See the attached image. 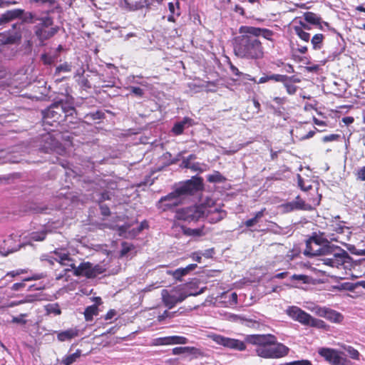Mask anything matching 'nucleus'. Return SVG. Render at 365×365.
Masks as SVG:
<instances>
[{
  "label": "nucleus",
  "mask_w": 365,
  "mask_h": 365,
  "mask_svg": "<svg viewBox=\"0 0 365 365\" xmlns=\"http://www.w3.org/2000/svg\"><path fill=\"white\" fill-rule=\"evenodd\" d=\"M56 57L54 56H51L48 53H43L41 56V60L43 63L44 65H51L56 61Z\"/></svg>",
  "instance_id": "nucleus-43"
},
{
  "label": "nucleus",
  "mask_w": 365,
  "mask_h": 365,
  "mask_svg": "<svg viewBox=\"0 0 365 365\" xmlns=\"http://www.w3.org/2000/svg\"><path fill=\"white\" fill-rule=\"evenodd\" d=\"M176 193L180 196L192 195L204 189L203 179L202 177L193 176L191 179L185 180L176 188Z\"/></svg>",
  "instance_id": "nucleus-8"
},
{
  "label": "nucleus",
  "mask_w": 365,
  "mask_h": 365,
  "mask_svg": "<svg viewBox=\"0 0 365 365\" xmlns=\"http://www.w3.org/2000/svg\"><path fill=\"white\" fill-rule=\"evenodd\" d=\"M188 342V339L183 336H168L159 337L155 339L154 345H172V344H185Z\"/></svg>",
  "instance_id": "nucleus-16"
},
{
  "label": "nucleus",
  "mask_w": 365,
  "mask_h": 365,
  "mask_svg": "<svg viewBox=\"0 0 365 365\" xmlns=\"http://www.w3.org/2000/svg\"><path fill=\"white\" fill-rule=\"evenodd\" d=\"M122 249L120 250V256L123 257L126 255L133 248V246L131 245H129L126 242H123L121 243Z\"/></svg>",
  "instance_id": "nucleus-47"
},
{
  "label": "nucleus",
  "mask_w": 365,
  "mask_h": 365,
  "mask_svg": "<svg viewBox=\"0 0 365 365\" xmlns=\"http://www.w3.org/2000/svg\"><path fill=\"white\" fill-rule=\"evenodd\" d=\"M273 101L278 106H282L287 101V98L286 97H274Z\"/></svg>",
  "instance_id": "nucleus-55"
},
{
  "label": "nucleus",
  "mask_w": 365,
  "mask_h": 365,
  "mask_svg": "<svg viewBox=\"0 0 365 365\" xmlns=\"http://www.w3.org/2000/svg\"><path fill=\"white\" fill-rule=\"evenodd\" d=\"M344 349L348 353L350 358L354 360H359L360 353L357 349L351 346H344Z\"/></svg>",
  "instance_id": "nucleus-36"
},
{
  "label": "nucleus",
  "mask_w": 365,
  "mask_h": 365,
  "mask_svg": "<svg viewBox=\"0 0 365 365\" xmlns=\"http://www.w3.org/2000/svg\"><path fill=\"white\" fill-rule=\"evenodd\" d=\"M43 139L44 141L43 148L46 152H48V150H56L57 148H59L61 145L60 140H65L71 143L69 135H66V137L64 138V135L60 133H56L55 135L48 133L43 137Z\"/></svg>",
  "instance_id": "nucleus-12"
},
{
  "label": "nucleus",
  "mask_w": 365,
  "mask_h": 365,
  "mask_svg": "<svg viewBox=\"0 0 365 365\" xmlns=\"http://www.w3.org/2000/svg\"><path fill=\"white\" fill-rule=\"evenodd\" d=\"M86 118H89L93 120H101L105 118V113L101 110H96V112L89 113L86 115Z\"/></svg>",
  "instance_id": "nucleus-42"
},
{
  "label": "nucleus",
  "mask_w": 365,
  "mask_h": 365,
  "mask_svg": "<svg viewBox=\"0 0 365 365\" xmlns=\"http://www.w3.org/2000/svg\"><path fill=\"white\" fill-rule=\"evenodd\" d=\"M53 253L57 257L55 260L61 266L70 267V264L73 263V259L70 257L68 252H64L61 249H56Z\"/></svg>",
  "instance_id": "nucleus-21"
},
{
  "label": "nucleus",
  "mask_w": 365,
  "mask_h": 365,
  "mask_svg": "<svg viewBox=\"0 0 365 365\" xmlns=\"http://www.w3.org/2000/svg\"><path fill=\"white\" fill-rule=\"evenodd\" d=\"M78 334V330L75 329H69L58 333L57 339L60 341H65L72 339L73 338L77 336Z\"/></svg>",
  "instance_id": "nucleus-26"
},
{
  "label": "nucleus",
  "mask_w": 365,
  "mask_h": 365,
  "mask_svg": "<svg viewBox=\"0 0 365 365\" xmlns=\"http://www.w3.org/2000/svg\"><path fill=\"white\" fill-rule=\"evenodd\" d=\"M339 137L340 136L338 134H330L328 135H325L323 138V141L324 142H330V141L337 140L339 138Z\"/></svg>",
  "instance_id": "nucleus-52"
},
{
  "label": "nucleus",
  "mask_w": 365,
  "mask_h": 365,
  "mask_svg": "<svg viewBox=\"0 0 365 365\" xmlns=\"http://www.w3.org/2000/svg\"><path fill=\"white\" fill-rule=\"evenodd\" d=\"M46 310L47 314H54V315H60L61 314V310L59 308L58 304H48L46 307Z\"/></svg>",
  "instance_id": "nucleus-39"
},
{
  "label": "nucleus",
  "mask_w": 365,
  "mask_h": 365,
  "mask_svg": "<svg viewBox=\"0 0 365 365\" xmlns=\"http://www.w3.org/2000/svg\"><path fill=\"white\" fill-rule=\"evenodd\" d=\"M116 314V312L115 310L114 309H110L109 310L106 316H105V319L106 320H108V319H111Z\"/></svg>",
  "instance_id": "nucleus-61"
},
{
  "label": "nucleus",
  "mask_w": 365,
  "mask_h": 365,
  "mask_svg": "<svg viewBox=\"0 0 365 365\" xmlns=\"http://www.w3.org/2000/svg\"><path fill=\"white\" fill-rule=\"evenodd\" d=\"M47 231L33 232L30 234V240L35 242H41L46 239Z\"/></svg>",
  "instance_id": "nucleus-34"
},
{
  "label": "nucleus",
  "mask_w": 365,
  "mask_h": 365,
  "mask_svg": "<svg viewBox=\"0 0 365 365\" xmlns=\"http://www.w3.org/2000/svg\"><path fill=\"white\" fill-rule=\"evenodd\" d=\"M71 71V65L68 62H64L56 68L55 74H60L61 72H70Z\"/></svg>",
  "instance_id": "nucleus-40"
},
{
  "label": "nucleus",
  "mask_w": 365,
  "mask_h": 365,
  "mask_svg": "<svg viewBox=\"0 0 365 365\" xmlns=\"http://www.w3.org/2000/svg\"><path fill=\"white\" fill-rule=\"evenodd\" d=\"M253 103V106L255 108V110L253 111L254 114H258L261 110V105L259 101L256 98H253L252 100Z\"/></svg>",
  "instance_id": "nucleus-51"
},
{
  "label": "nucleus",
  "mask_w": 365,
  "mask_h": 365,
  "mask_svg": "<svg viewBox=\"0 0 365 365\" xmlns=\"http://www.w3.org/2000/svg\"><path fill=\"white\" fill-rule=\"evenodd\" d=\"M31 280V278H26L21 282L14 283L11 289L13 291H20L26 287V282Z\"/></svg>",
  "instance_id": "nucleus-44"
},
{
  "label": "nucleus",
  "mask_w": 365,
  "mask_h": 365,
  "mask_svg": "<svg viewBox=\"0 0 365 365\" xmlns=\"http://www.w3.org/2000/svg\"><path fill=\"white\" fill-rule=\"evenodd\" d=\"M70 267L73 269L74 276L85 277L87 279H94L104 272L101 266L93 265L90 262H81L78 267L74 263H71Z\"/></svg>",
  "instance_id": "nucleus-7"
},
{
  "label": "nucleus",
  "mask_w": 365,
  "mask_h": 365,
  "mask_svg": "<svg viewBox=\"0 0 365 365\" xmlns=\"http://www.w3.org/2000/svg\"><path fill=\"white\" fill-rule=\"evenodd\" d=\"M22 22H16L11 26V29L5 31L7 43H11V44L19 43L22 38Z\"/></svg>",
  "instance_id": "nucleus-15"
},
{
  "label": "nucleus",
  "mask_w": 365,
  "mask_h": 365,
  "mask_svg": "<svg viewBox=\"0 0 365 365\" xmlns=\"http://www.w3.org/2000/svg\"><path fill=\"white\" fill-rule=\"evenodd\" d=\"M206 213L209 217V222L212 224L221 221L227 215L225 210L217 208H215L213 210H208L207 209Z\"/></svg>",
  "instance_id": "nucleus-22"
},
{
  "label": "nucleus",
  "mask_w": 365,
  "mask_h": 365,
  "mask_svg": "<svg viewBox=\"0 0 365 365\" xmlns=\"http://www.w3.org/2000/svg\"><path fill=\"white\" fill-rule=\"evenodd\" d=\"M190 120L189 118H185L182 121L176 123L172 128L173 133L176 135H181L184 131L185 124Z\"/></svg>",
  "instance_id": "nucleus-31"
},
{
  "label": "nucleus",
  "mask_w": 365,
  "mask_h": 365,
  "mask_svg": "<svg viewBox=\"0 0 365 365\" xmlns=\"http://www.w3.org/2000/svg\"><path fill=\"white\" fill-rule=\"evenodd\" d=\"M20 19H22V24L24 22L26 23H36L37 21L39 22L41 17L37 16L36 14H32L31 12H26L25 13L24 11L23 15L20 17Z\"/></svg>",
  "instance_id": "nucleus-32"
},
{
  "label": "nucleus",
  "mask_w": 365,
  "mask_h": 365,
  "mask_svg": "<svg viewBox=\"0 0 365 365\" xmlns=\"http://www.w3.org/2000/svg\"><path fill=\"white\" fill-rule=\"evenodd\" d=\"M26 316V314H21L19 317H14L12 319V322L16 323V324H26V320L24 319Z\"/></svg>",
  "instance_id": "nucleus-50"
},
{
  "label": "nucleus",
  "mask_w": 365,
  "mask_h": 365,
  "mask_svg": "<svg viewBox=\"0 0 365 365\" xmlns=\"http://www.w3.org/2000/svg\"><path fill=\"white\" fill-rule=\"evenodd\" d=\"M152 4V0H125V5L130 10H138L148 7Z\"/></svg>",
  "instance_id": "nucleus-24"
},
{
  "label": "nucleus",
  "mask_w": 365,
  "mask_h": 365,
  "mask_svg": "<svg viewBox=\"0 0 365 365\" xmlns=\"http://www.w3.org/2000/svg\"><path fill=\"white\" fill-rule=\"evenodd\" d=\"M297 51L301 54H304L307 52L308 48L307 46L298 45L297 48Z\"/></svg>",
  "instance_id": "nucleus-63"
},
{
  "label": "nucleus",
  "mask_w": 365,
  "mask_h": 365,
  "mask_svg": "<svg viewBox=\"0 0 365 365\" xmlns=\"http://www.w3.org/2000/svg\"><path fill=\"white\" fill-rule=\"evenodd\" d=\"M77 113L75 107L69 103H68L66 112L63 115V123L66 126H69L70 125H73L78 123Z\"/></svg>",
  "instance_id": "nucleus-19"
},
{
  "label": "nucleus",
  "mask_w": 365,
  "mask_h": 365,
  "mask_svg": "<svg viewBox=\"0 0 365 365\" xmlns=\"http://www.w3.org/2000/svg\"><path fill=\"white\" fill-rule=\"evenodd\" d=\"M286 314L293 320L306 325L311 319V315L296 306H290L286 309Z\"/></svg>",
  "instance_id": "nucleus-14"
},
{
  "label": "nucleus",
  "mask_w": 365,
  "mask_h": 365,
  "mask_svg": "<svg viewBox=\"0 0 365 365\" xmlns=\"http://www.w3.org/2000/svg\"><path fill=\"white\" fill-rule=\"evenodd\" d=\"M23 14L24 10L21 9L8 10L1 15L0 25L10 22L16 19H19L23 15Z\"/></svg>",
  "instance_id": "nucleus-20"
},
{
  "label": "nucleus",
  "mask_w": 365,
  "mask_h": 365,
  "mask_svg": "<svg viewBox=\"0 0 365 365\" xmlns=\"http://www.w3.org/2000/svg\"><path fill=\"white\" fill-rule=\"evenodd\" d=\"M319 354L331 365H353L344 352L331 348H321Z\"/></svg>",
  "instance_id": "nucleus-9"
},
{
  "label": "nucleus",
  "mask_w": 365,
  "mask_h": 365,
  "mask_svg": "<svg viewBox=\"0 0 365 365\" xmlns=\"http://www.w3.org/2000/svg\"><path fill=\"white\" fill-rule=\"evenodd\" d=\"M172 353L174 355H180L182 354H187L192 356L194 359L198 357H203L205 356L203 351L194 346H178L175 347L172 350Z\"/></svg>",
  "instance_id": "nucleus-18"
},
{
  "label": "nucleus",
  "mask_w": 365,
  "mask_h": 365,
  "mask_svg": "<svg viewBox=\"0 0 365 365\" xmlns=\"http://www.w3.org/2000/svg\"><path fill=\"white\" fill-rule=\"evenodd\" d=\"M207 180L210 182H222L225 180V178L219 171H214L212 175H207Z\"/></svg>",
  "instance_id": "nucleus-33"
},
{
  "label": "nucleus",
  "mask_w": 365,
  "mask_h": 365,
  "mask_svg": "<svg viewBox=\"0 0 365 365\" xmlns=\"http://www.w3.org/2000/svg\"><path fill=\"white\" fill-rule=\"evenodd\" d=\"M269 81H274L275 82H285L288 79H290L291 78L287 76V75H282V74H271L269 75Z\"/></svg>",
  "instance_id": "nucleus-41"
},
{
  "label": "nucleus",
  "mask_w": 365,
  "mask_h": 365,
  "mask_svg": "<svg viewBox=\"0 0 365 365\" xmlns=\"http://www.w3.org/2000/svg\"><path fill=\"white\" fill-rule=\"evenodd\" d=\"M100 209L102 215L106 217L110 215V208L107 205H101Z\"/></svg>",
  "instance_id": "nucleus-54"
},
{
  "label": "nucleus",
  "mask_w": 365,
  "mask_h": 365,
  "mask_svg": "<svg viewBox=\"0 0 365 365\" xmlns=\"http://www.w3.org/2000/svg\"><path fill=\"white\" fill-rule=\"evenodd\" d=\"M202 292L203 289H201L199 292H190L186 290L185 285H178L170 289H163L161 297L164 305L170 309L177 304L183 302L187 297L197 296Z\"/></svg>",
  "instance_id": "nucleus-4"
},
{
  "label": "nucleus",
  "mask_w": 365,
  "mask_h": 365,
  "mask_svg": "<svg viewBox=\"0 0 365 365\" xmlns=\"http://www.w3.org/2000/svg\"><path fill=\"white\" fill-rule=\"evenodd\" d=\"M303 16L306 22L317 26L319 29L322 30V18L320 16L312 11L304 13Z\"/></svg>",
  "instance_id": "nucleus-25"
},
{
  "label": "nucleus",
  "mask_w": 365,
  "mask_h": 365,
  "mask_svg": "<svg viewBox=\"0 0 365 365\" xmlns=\"http://www.w3.org/2000/svg\"><path fill=\"white\" fill-rule=\"evenodd\" d=\"M230 70L232 72L233 74L240 76L242 75V73L239 71V69L235 66L234 65L231 64L230 66Z\"/></svg>",
  "instance_id": "nucleus-64"
},
{
  "label": "nucleus",
  "mask_w": 365,
  "mask_h": 365,
  "mask_svg": "<svg viewBox=\"0 0 365 365\" xmlns=\"http://www.w3.org/2000/svg\"><path fill=\"white\" fill-rule=\"evenodd\" d=\"M84 317L86 322L92 321L94 316L98 314V307L96 304L87 307L84 311Z\"/></svg>",
  "instance_id": "nucleus-29"
},
{
  "label": "nucleus",
  "mask_w": 365,
  "mask_h": 365,
  "mask_svg": "<svg viewBox=\"0 0 365 365\" xmlns=\"http://www.w3.org/2000/svg\"><path fill=\"white\" fill-rule=\"evenodd\" d=\"M298 179V186L301 188L302 190L307 191L312 188V185H306L304 181V179L302 178L300 175H297Z\"/></svg>",
  "instance_id": "nucleus-48"
},
{
  "label": "nucleus",
  "mask_w": 365,
  "mask_h": 365,
  "mask_svg": "<svg viewBox=\"0 0 365 365\" xmlns=\"http://www.w3.org/2000/svg\"><path fill=\"white\" fill-rule=\"evenodd\" d=\"M67 102L59 101L51 104L43 112V122L45 124L53 125L54 123L61 124L63 122V115L66 112Z\"/></svg>",
  "instance_id": "nucleus-6"
},
{
  "label": "nucleus",
  "mask_w": 365,
  "mask_h": 365,
  "mask_svg": "<svg viewBox=\"0 0 365 365\" xmlns=\"http://www.w3.org/2000/svg\"><path fill=\"white\" fill-rule=\"evenodd\" d=\"M207 207L204 205L182 208L177 212V218L185 221H197L205 217Z\"/></svg>",
  "instance_id": "nucleus-10"
},
{
  "label": "nucleus",
  "mask_w": 365,
  "mask_h": 365,
  "mask_svg": "<svg viewBox=\"0 0 365 365\" xmlns=\"http://www.w3.org/2000/svg\"><path fill=\"white\" fill-rule=\"evenodd\" d=\"M294 31L297 36L302 41L306 43H308L310 40V34L306 31H302V29L298 28L297 26H294Z\"/></svg>",
  "instance_id": "nucleus-35"
},
{
  "label": "nucleus",
  "mask_w": 365,
  "mask_h": 365,
  "mask_svg": "<svg viewBox=\"0 0 365 365\" xmlns=\"http://www.w3.org/2000/svg\"><path fill=\"white\" fill-rule=\"evenodd\" d=\"M196 264H190L185 267H182V269L184 270L185 273L188 274L190 272L193 271L197 267Z\"/></svg>",
  "instance_id": "nucleus-57"
},
{
  "label": "nucleus",
  "mask_w": 365,
  "mask_h": 365,
  "mask_svg": "<svg viewBox=\"0 0 365 365\" xmlns=\"http://www.w3.org/2000/svg\"><path fill=\"white\" fill-rule=\"evenodd\" d=\"M306 325L317 328H324L326 327V324L323 320L314 318L312 316L311 319H309V322L306 324Z\"/></svg>",
  "instance_id": "nucleus-38"
},
{
  "label": "nucleus",
  "mask_w": 365,
  "mask_h": 365,
  "mask_svg": "<svg viewBox=\"0 0 365 365\" xmlns=\"http://www.w3.org/2000/svg\"><path fill=\"white\" fill-rule=\"evenodd\" d=\"M53 25V19L46 15L41 17L39 22L34 26L35 35L41 43L51 38L58 32V27Z\"/></svg>",
  "instance_id": "nucleus-5"
},
{
  "label": "nucleus",
  "mask_w": 365,
  "mask_h": 365,
  "mask_svg": "<svg viewBox=\"0 0 365 365\" xmlns=\"http://www.w3.org/2000/svg\"><path fill=\"white\" fill-rule=\"evenodd\" d=\"M268 81H269V75H264L263 76L260 77L258 81H257L256 83L262 84Z\"/></svg>",
  "instance_id": "nucleus-62"
},
{
  "label": "nucleus",
  "mask_w": 365,
  "mask_h": 365,
  "mask_svg": "<svg viewBox=\"0 0 365 365\" xmlns=\"http://www.w3.org/2000/svg\"><path fill=\"white\" fill-rule=\"evenodd\" d=\"M356 179L359 181H365V166L359 168L355 173Z\"/></svg>",
  "instance_id": "nucleus-46"
},
{
  "label": "nucleus",
  "mask_w": 365,
  "mask_h": 365,
  "mask_svg": "<svg viewBox=\"0 0 365 365\" xmlns=\"http://www.w3.org/2000/svg\"><path fill=\"white\" fill-rule=\"evenodd\" d=\"M292 279L294 280L302 281L304 283L307 282V276L304 274H294L292 276Z\"/></svg>",
  "instance_id": "nucleus-56"
},
{
  "label": "nucleus",
  "mask_w": 365,
  "mask_h": 365,
  "mask_svg": "<svg viewBox=\"0 0 365 365\" xmlns=\"http://www.w3.org/2000/svg\"><path fill=\"white\" fill-rule=\"evenodd\" d=\"M266 212V208L263 207L259 211L256 212L254 214L253 217L247 220L243 224L244 225L249 228L250 230L254 231L252 228L256 226L261 220V219L264 216Z\"/></svg>",
  "instance_id": "nucleus-23"
},
{
  "label": "nucleus",
  "mask_w": 365,
  "mask_h": 365,
  "mask_svg": "<svg viewBox=\"0 0 365 365\" xmlns=\"http://www.w3.org/2000/svg\"><path fill=\"white\" fill-rule=\"evenodd\" d=\"M319 315L322 317H324L327 320L333 323H341L344 320V316L339 312L324 307L319 310Z\"/></svg>",
  "instance_id": "nucleus-17"
},
{
  "label": "nucleus",
  "mask_w": 365,
  "mask_h": 365,
  "mask_svg": "<svg viewBox=\"0 0 365 365\" xmlns=\"http://www.w3.org/2000/svg\"><path fill=\"white\" fill-rule=\"evenodd\" d=\"M282 207L284 212H291L294 210L311 211L314 209L311 205L307 204L299 195L294 200L282 204Z\"/></svg>",
  "instance_id": "nucleus-13"
},
{
  "label": "nucleus",
  "mask_w": 365,
  "mask_h": 365,
  "mask_svg": "<svg viewBox=\"0 0 365 365\" xmlns=\"http://www.w3.org/2000/svg\"><path fill=\"white\" fill-rule=\"evenodd\" d=\"M299 25L297 26L298 28L302 29V31H307V30L311 29V27L307 24L304 23L302 21H299Z\"/></svg>",
  "instance_id": "nucleus-60"
},
{
  "label": "nucleus",
  "mask_w": 365,
  "mask_h": 365,
  "mask_svg": "<svg viewBox=\"0 0 365 365\" xmlns=\"http://www.w3.org/2000/svg\"><path fill=\"white\" fill-rule=\"evenodd\" d=\"M283 83L288 94L294 95L297 92V86H296L294 84L288 83L287 81Z\"/></svg>",
  "instance_id": "nucleus-45"
},
{
  "label": "nucleus",
  "mask_w": 365,
  "mask_h": 365,
  "mask_svg": "<svg viewBox=\"0 0 365 365\" xmlns=\"http://www.w3.org/2000/svg\"><path fill=\"white\" fill-rule=\"evenodd\" d=\"M289 365H312V362L307 359L289 362Z\"/></svg>",
  "instance_id": "nucleus-53"
},
{
  "label": "nucleus",
  "mask_w": 365,
  "mask_h": 365,
  "mask_svg": "<svg viewBox=\"0 0 365 365\" xmlns=\"http://www.w3.org/2000/svg\"><path fill=\"white\" fill-rule=\"evenodd\" d=\"M304 254L309 257L324 256L323 263L331 267L350 269L352 267V258L347 252L331 245L319 235H314L307 240Z\"/></svg>",
  "instance_id": "nucleus-3"
},
{
  "label": "nucleus",
  "mask_w": 365,
  "mask_h": 365,
  "mask_svg": "<svg viewBox=\"0 0 365 365\" xmlns=\"http://www.w3.org/2000/svg\"><path fill=\"white\" fill-rule=\"evenodd\" d=\"M325 37L322 34H316L309 40L312 46V48L315 51L321 50L324 46V40Z\"/></svg>",
  "instance_id": "nucleus-27"
},
{
  "label": "nucleus",
  "mask_w": 365,
  "mask_h": 365,
  "mask_svg": "<svg viewBox=\"0 0 365 365\" xmlns=\"http://www.w3.org/2000/svg\"><path fill=\"white\" fill-rule=\"evenodd\" d=\"M183 235L186 236L201 237L205 235L204 226L197 229H192L185 226L181 227Z\"/></svg>",
  "instance_id": "nucleus-28"
},
{
  "label": "nucleus",
  "mask_w": 365,
  "mask_h": 365,
  "mask_svg": "<svg viewBox=\"0 0 365 365\" xmlns=\"http://www.w3.org/2000/svg\"><path fill=\"white\" fill-rule=\"evenodd\" d=\"M274 32L267 28L252 26H241L239 36L235 38V55L247 60L262 59L264 56V47L259 38L274 43Z\"/></svg>",
  "instance_id": "nucleus-2"
},
{
  "label": "nucleus",
  "mask_w": 365,
  "mask_h": 365,
  "mask_svg": "<svg viewBox=\"0 0 365 365\" xmlns=\"http://www.w3.org/2000/svg\"><path fill=\"white\" fill-rule=\"evenodd\" d=\"M210 338L219 345L237 351H245L247 348L245 343L254 345L256 346V354L263 359H281L287 356L289 352V348L278 342L277 336L272 334H249L246 336L245 341L220 334H212Z\"/></svg>",
  "instance_id": "nucleus-1"
},
{
  "label": "nucleus",
  "mask_w": 365,
  "mask_h": 365,
  "mask_svg": "<svg viewBox=\"0 0 365 365\" xmlns=\"http://www.w3.org/2000/svg\"><path fill=\"white\" fill-rule=\"evenodd\" d=\"M168 274L172 275L173 277L178 281H182V277L186 275L182 267L178 268L174 271H168Z\"/></svg>",
  "instance_id": "nucleus-37"
},
{
  "label": "nucleus",
  "mask_w": 365,
  "mask_h": 365,
  "mask_svg": "<svg viewBox=\"0 0 365 365\" xmlns=\"http://www.w3.org/2000/svg\"><path fill=\"white\" fill-rule=\"evenodd\" d=\"M130 93L135 95L137 97L141 98L144 95L143 90L140 87L131 86L130 87Z\"/></svg>",
  "instance_id": "nucleus-49"
},
{
  "label": "nucleus",
  "mask_w": 365,
  "mask_h": 365,
  "mask_svg": "<svg viewBox=\"0 0 365 365\" xmlns=\"http://www.w3.org/2000/svg\"><path fill=\"white\" fill-rule=\"evenodd\" d=\"M181 202L180 196L176 193V189L162 197L156 203V207L162 212H166L178 206Z\"/></svg>",
  "instance_id": "nucleus-11"
},
{
  "label": "nucleus",
  "mask_w": 365,
  "mask_h": 365,
  "mask_svg": "<svg viewBox=\"0 0 365 365\" xmlns=\"http://www.w3.org/2000/svg\"><path fill=\"white\" fill-rule=\"evenodd\" d=\"M341 121L345 124V125H350L351 123H354V118L351 116H346V117H344L342 119H341Z\"/></svg>",
  "instance_id": "nucleus-59"
},
{
  "label": "nucleus",
  "mask_w": 365,
  "mask_h": 365,
  "mask_svg": "<svg viewBox=\"0 0 365 365\" xmlns=\"http://www.w3.org/2000/svg\"><path fill=\"white\" fill-rule=\"evenodd\" d=\"M81 355V351L77 349L75 353L66 356L62 359L61 363L63 365H71L74 363Z\"/></svg>",
  "instance_id": "nucleus-30"
},
{
  "label": "nucleus",
  "mask_w": 365,
  "mask_h": 365,
  "mask_svg": "<svg viewBox=\"0 0 365 365\" xmlns=\"http://www.w3.org/2000/svg\"><path fill=\"white\" fill-rule=\"evenodd\" d=\"M6 38L7 36L5 31L0 33V43L2 46L11 44V43H7Z\"/></svg>",
  "instance_id": "nucleus-58"
}]
</instances>
